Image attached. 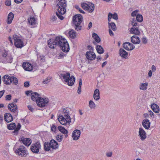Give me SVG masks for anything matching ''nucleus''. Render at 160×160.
Listing matches in <instances>:
<instances>
[{
  "label": "nucleus",
  "mask_w": 160,
  "mask_h": 160,
  "mask_svg": "<svg viewBox=\"0 0 160 160\" xmlns=\"http://www.w3.org/2000/svg\"><path fill=\"white\" fill-rule=\"evenodd\" d=\"M52 131L55 132L56 130V127L55 125H53L51 128Z\"/></svg>",
  "instance_id": "5fc2aeb1"
},
{
  "label": "nucleus",
  "mask_w": 160,
  "mask_h": 160,
  "mask_svg": "<svg viewBox=\"0 0 160 160\" xmlns=\"http://www.w3.org/2000/svg\"><path fill=\"white\" fill-rule=\"evenodd\" d=\"M112 18V14L111 12H109L108 13V18L109 19H111Z\"/></svg>",
  "instance_id": "0e129e2a"
},
{
  "label": "nucleus",
  "mask_w": 160,
  "mask_h": 160,
  "mask_svg": "<svg viewBox=\"0 0 160 160\" xmlns=\"http://www.w3.org/2000/svg\"><path fill=\"white\" fill-rule=\"evenodd\" d=\"M16 127L15 123L12 122V123L7 125L8 128L10 130H12L15 128Z\"/></svg>",
  "instance_id": "e433bc0d"
},
{
  "label": "nucleus",
  "mask_w": 160,
  "mask_h": 160,
  "mask_svg": "<svg viewBox=\"0 0 160 160\" xmlns=\"http://www.w3.org/2000/svg\"><path fill=\"white\" fill-rule=\"evenodd\" d=\"M11 77L8 75H5L2 78V80L4 83L6 84H10L12 83Z\"/></svg>",
  "instance_id": "a211bd4d"
},
{
  "label": "nucleus",
  "mask_w": 160,
  "mask_h": 160,
  "mask_svg": "<svg viewBox=\"0 0 160 160\" xmlns=\"http://www.w3.org/2000/svg\"><path fill=\"white\" fill-rule=\"evenodd\" d=\"M5 5L8 6H10L11 5V2L10 0H7L5 2Z\"/></svg>",
  "instance_id": "8fccbe9b"
},
{
  "label": "nucleus",
  "mask_w": 160,
  "mask_h": 160,
  "mask_svg": "<svg viewBox=\"0 0 160 160\" xmlns=\"http://www.w3.org/2000/svg\"><path fill=\"white\" fill-rule=\"evenodd\" d=\"M56 19H57V17L56 16H55L54 15H53L52 16V18H51V20L52 21H56Z\"/></svg>",
  "instance_id": "13d9d810"
},
{
  "label": "nucleus",
  "mask_w": 160,
  "mask_h": 160,
  "mask_svg": "<svg viewBox=\"0 0 160 160\" xmlns=\"http://www.w3.org/2000/svg\"><path fill=\"white\" fill-rule=\"evenodd\" d=\"M92 37L97 42H99L101 40L98 36L96 33L93 32L92 34Z\"/></svg>",
  "instance_id": "72a5a7b5"
},
{
  "label": "nucleus",
  "mask_w": 160,
  "mask_h": 160,
  "mask_svg": "<svg viewBox=\"0 0 160 160\" xmlns=\"http://www.w3.org/2000/svg\"><path fill=\"white\" fill-rule=\"evenodd\" d=\"M106 155L107 157H112V152H107L106 153Z\"/></svg>",
  "instance_id": "de8ad7c7"
},
{
  "label": "nucleus",
  "mask_w": 160,
  "mask_h": 160,
  "mask_svg": "<svg viewBox=\"0 0 160 160\" xmlns=\"http://www.w3.org/2000/svg\"><path fill=\"white\" fill-rule=\"evenodd\" d=\"M94 99L98 101L100 99V92L98 89H96L95 90L93 93Z\"/></svg>",
  "instance_id": "393cba45"
},
{
  "label": "nucleus",
  "mask_w": 160,
  "mask_h": 160,
  "mask_svg": "<svg viewBox=\"0 0 160 160\" xmlns=\"http://www.w3.org/2000/svg\"><path fill=\"white\" fill-rule=\"evenodd\" d=\"M11 95L10 94L6 95L5 97L6 100H10L11 99Z\"/></svg>",
  "instance_id": "3c124183"
},
{
  "label": "nucleus",
  "mask_w": 160,
  "mask_h": 160,
  "mask_svg": "<svg viewBox=\"0 0 160 160\" xmlns=\"http://www.w3.org/2000/svg\"><path fill=\"white\" fill-rule=\"evenodd\" d=\"M8 108L11 112H13V115L15 118L17 117L18 112V107L17 105L14 102L9 103L8 106Z\"/></svg>",
  "instance_id": "423d86ee"
},
{
  "label": "nucleus",
  "mask_w": 160,
  "mask_h": 160,
  "mask_svg": "<svg viewBox=\"0 0 160 160\" xmlns=\"http://www.w3.org/2000/svg\"><path fill=\"white\" fill-rule=\"evenodd\" d=\"M75 8L77 9L80 12L82 13H85V12L83 11L82 10V9L79 7L78 6H76Z\"/></svg>",
  "instance_id": "49530a36"
},
{
  "label": "nucleus",
  "mask_w": 160,
  "mask_h": 160,
  "mask_svg": "<svg viewBox=\"0 0 160 160\" xmlns=\"http://www.w3.org/2000/svg\"><path fill=\"white\" fill-rule=\"evenodd\" d=\"M81 134L80 130L76 129L73 131L72 134V137L73 140H77L79 139Z\"/></svg>",
  "instance_id": "2eb2a0df"
},
{
  "label": "nucleus",
  "mask_w": 160,
  "mask_h": 160,
  "mask_svg": "<svg viewBox=\"0 0 160 160\" xmlns=\"http://www.w3.org/2000/svg\"><path fill=\"white\" fill-rule=\"evenodd\" d=\"M11 80L12 82H13L15 85H17L18 83V80L17 79L13 76L11 77Z\"/></svg>",
  "instance_id": "37998d69"
},
{
  "label": "nucleus",
  "mask_w": 160,
  "mask_h": 160,
  "mask_svg": "<svg viewBox=\"0 0 160 160\" xmlns=\"http://www.w3.org/2000/svg\"><path fill=\"white\" fill-rule=\"evenodd\" d=\"M152 71L151 70H150L148 72V77H151L152 76Z\"/></svg>",
  "instance_id": "69168bd1"
},
{
  "label": "nucleus",
  "mask_w": 160,
  "mask_h": 160,
  "mask_svg": "<svg viewBox=\"0 0 160 160\" xmlns=\"http://www.w3.org/2000/svg\"><path fill=\"white\" fill-rule=\"evenodd\" d=\"M4 118L5 121L7 122H9L13 120L12 117L10 113H5L4 115Z\"/></svg>",
  "instance_id": "412c9836"
},
{
  "label": "nucleus",
  "mask_w": 160,
  "mask_h": 160,
  "mask_svg": "<svg viewBox=\"0 0 160 160\" xmlns=\"http://www.w3.org/2000/svg\"><path fill=\"white\" fill-rule=\"evenodd\" d=\"M40 98V95L36 92H32L31 94V98L33 101L37 102Z\"/></svg>",
  "instance_id": "6ab92c4d"
},
{
  "label": "nucleus",
  "mask_w": 160,
  "mask_h": 160,
  "mask_svg": "<svg viewBox=\"0 0 160 160\" xmlns=\"http://www.w3.org/2000/svg\"><path fill=\"white\" fill-rule=\"evenodd\" d=\"M16 154L21 156H26L27 155V151L25 148L23 146H20L19 148L15 151Z\"/></svg>",
  "instance_id": "9d476101"
},
{
  "label": "nucleus",
  "mask_w": 160,
  "mask_h": 160,
  "mask_svg": "<svg viewBox=\"0 0 160 160\" xmlns=\"http://www.w3.org/2000/svg\"><path fill=\"white\" fill-rule=\"evenodd\" d=\"M81 92V87H78V94H80Z\"/></svg>",
  "instance_id": "338daca9"
},
{
  "label": "nucleus",
  "mask_w": 160,
  "mask_h": 160,
  "mask_svg": "<svg viewBox=\"0 0 160 160\" xmlns=\"http://www.w3.org/2000/svg\"><path fill=\"white\" fill-rule=\"evenodd\" d=\"M49 102V99L47 98L44 99L40 98L36 102L38 106L41 108L43 107L46 106Z\"/></svg>",
  "instance_id": "6e6552de"
},
{
  "label": "nucleus",
  "mask_w": 160,
  "mask_h": 160,
  "mask_svg": "<svg viewBox=\"0 0 160 160\" xmlns=\"http://www.w3.org/2000/svg\"><path fill=\"white\" fill-rule=\"evenodd\" d=\"M86 56L88 59L90 60H93L96 58L95 53L91 51L87 52L86 53Z\"/></svg>",
  "instance_id": "ddd939ff"
},
{
  "label": "nucleus",
  "mask_w": 160,
  "mask_h": 160,
  "mask_svg": "<svg viewBox=\"0 0 160 160\" xmlns=\"http://www.w3.org/2000/svg\"><path fill=\"white\" fill-rule=\"evenodd\" d=\"M96 49L97 52L99 54H101L104 52V49L101 45H97Z\"/></svg>",
  "instance_id": "f704fd0d"
},
{
  "label": "nucleus",
  "mask_w": 160,
  "mask_h": 160,
  "mask_svg": "<svg viewBox=\"0 0 160 160\" xmlns=\"http://www.w3.org/2000/svg\"><path fill=\"white\" fill-rule=\"evenodd\" d=\"M41 148V145L40 142H37L33 143L31 147V150L34 153H38Z\"/></svg>",
  "instance_id": "1a4fd4ad"
},
{
  "label": "nucleus",
  "mask_w": 160,
  "mask_h": 160,
  "mask_svg": "<svg viewBox=\"0 0 160 160\" xmlns=\"http://www.w3.org/2000/svg\"><path fill=\"white\" fill-rule=\"evenodd\" d=\"M21 125L20 123H18L17 126V128H16L15 130L12 132L13 133V134L15 135H16L18 133V131L21 128Z\"/></svg>",
  "instance_id": "58836bf2"
},
{
  "label": "nucleus",
  "mask_w": 160,
  "mask_h": 160,
  "mask_svg": "<svg viewBox=\"0 0 160 160\" xmlns=\"http://www.w3.org/2000/svg\"><path fill=\"white\" fill-rule=\"evenodd\" d=\"M22 142L26 146H28L31 144L32 141L30 139L28 138L24 139L22 141Z\"/></svg>",
  "instance_id": "2f4dec72"
},
{
  "label": "nucleus",
  "mask_w": 160,
  "mask_h": 160,
  "mask_svg": "<svg viewBox=\"0 0 160 160\" xmlns=\"http://www.w3.org/2000/svg\"><path fill=\"white\" fill-rule=\"evenodd\" d=\"M69 35L71 38L74 39L76 36L77 33L74 30L71 29L69 32Z\"/></svg>",
  "instance_id": "c85d7f7f"
},
{
  "label": "nucleus",
  "mask_w": 160,
  "mask_h": 160,
  "mask_svg": "<svg viewBox=\"0 0 160 160\" xmlns=\"http://www.w3.org/2000/svg\"><path fill=\"white\" fill-rule=\"evenodd\" d=\"M63 135L61 134L58 135L56 137V139L58 142H61L62 140Z\"/></svg>",
  "instance_id": "79ce46f5"
},
{
  "label": "nucleus",
  "mask_w": 160,
  "mask_h": 160,
  "mask_svg": "<svg viewBox=\"0 0 160 160\" xmlns=\"http://www.w3.org/2000/svg\"><path fill=\"white\" fill-rule=\"evenodd\" d=\"M14 40V44L15 46L18 48H21L23 46V43L22 41L19 39V37L14 35L13 36Z\"/></svg>",
  "instance_id": "0eeeda50"
},
{
  "label": "nucleus",
  "mask_w": 160,
  "mask_h": 160,
  "mask_svg": "<svg viewBox=\"0 0 160 160\" xmlns=\"http://www.w3.org/2000/svg\"><path fill=\"white\" fill-rule=\"evenodd\" d=\"M148 83L145 82L144 83H141L140 85L139 88L140 90H145L147 88Z\"/></svg>",
  "instance_id": "7c9ffc66"
},
{
  "label": "nucleus",
  "mask_w": 160,
  "mask_h": 160,
  "mask_svg": "<svg viewBox=\"0 0 160 160\" xmlns=\"http://www.w3.org/2000/svg\"><path fill=\"white\" fill-rule=\"evenodd\" d=\"M151 108L155 112L158 113L159 112V106L155 103L152 104L151 106Z\"/></svg>",
  "instance_id": "a878e982"
},
{
  "label": "nucleus",
  "mask_w": 160,
  "mask_h": 160,
  "mask_svg": "<svg viewBox=\"0 0 160 160\" xmlns=\"http://www.w3.org/2000/svg\"><path fill=\"white\" fill-rule=\"evenodd\" d=\"M136 20L138 22H141L143 20V18L142 15L138 14L136 17Z\"/></svg>",
  "instance_id": "c03bdc74"
},
{
  "label": "nucleus",
  "mask_w": 160,
  "mask_h": 160,
  "mask_svg": "<svg viewBox=\"0 0 160 160\" xmlns=\"http://www.w3.org/2000/svg\"><path fill=\"white\" fill-rule=\"evenodd\" d=\"M150 124L151 123L149 122V120L146 119L143 120L142 125L145 129H148L150 128Z\"/></svg>",
  "instance_id": "f3484780"
},
{
  "label": "nucleus",
  "mask_w": 160,
  "mask_h": 160,
  "mask_svg": "<svg viewBox=\"0 0 160 160\" xmlns=\"http://www.w3.org/2000/svg\"><path fill=\"white\" fill-rule=\"evenodd\" d=\"M22 67L26 71H31L33 68V66L29 62H24L22 64Z\"/></svg>",
  "instance_id": "dca6fc26"
},
{
  "label": "nucleus",
  "mask_w": 160,
  "mask_h": 160,
  "mask_svg": "<svg viewBox=\"0 0 160 160\" xmlns=\"http://www.w3.org/2000/svg\"><path fill=\"white\" fill-rule=\"evenodd\" d=\"M28 107L29 109L32 112H33V108H32V106L31 105H28Z\"/></svg>",
  "instance_id": "bf43d9fd"
},
{
  "label": "nucleus",
  "mask_w": 160,
  "mask_h": 160,
  "mask_svg": "<svg viewBox=\"0 0 160 160\" xmlns=\"http://www.w3.org/2000/svg\"><path fill=\"white\" fill-rule=\"evenodd\" d=\"M131 41L134 44H138L140 42V40L139 37L135 35L131 37Z\"/></svg>",
  "instance_id": "b1692460"
},
{
  "label": "nucleus",
  "mask_w": 160,
  "mask_h": 160,
  "mask_svg": "<svg viewBox=\"0 0 160 160\" xmlns=\"http://www.w3.org/2000/svg\"><path fill=\"white\" fill-rule=\"evenodd\" d=\"M57 7H58V12H56V14L58 18L62 20L64 17L62 16L65 14L66 12V8L67 7L66 2L65 0H61L58 1Z\"/></svg>",
  "instance_id": "7ed1b4c3"
},
{
  "label": "nucleus",
  "mask_w": 160,
  "mask_h": 160,
  "mask_svg": "<svg viewBox=\"0 0 160 160\" xmlns=\"http://www.w3.org/2000/svg\"><path fill=\"white\" fill-rule=\"evenodd\" d=\"M61 76L63 77L66 82H67V80L70 78V74L68 72H67L65 73L61 74Z\"/></svg>",
  "instance_id": "c756f323"
},
{
  "label": "nucleus",
  "mask_w": 160,
  "mask_h": 160,
  "mask_svg": "<svg viewBox=\"0 0 160 160\" xmlns=\"http://www.w3.org/2000/svg\"><path fill=\"white\" fill-rule=\"evenodd\" d=\"M89 107L91 109H95L96 106L95 103L92 100H90L89 101Z\"/></svg>",
  "instance_id": "ea45409f"
},
{
  "label": "nucleus",
  "mask_w": 160,
  "mask_h": 160,
  "mask_svg": "<svg viewBox=\"0 0 160 160\" xmlns=\"http://www.w3.org/2000/svg\"><path fill=\"white\" fill-rule=\"evenodd\" d=\"M48 45L50 48L52 49L55 48L57 46H59L63 51L66 52H68L69 50L68 42L62 37H56L53 42H52L51 39H49L48 41Z\"/></svg>",
  "instance_id": "f257e3e1"
},
{
  "label": "nucleus",
  "mask_w": 160,
  "mask_h": 160,
  "mask_svg": "<svg viewBox=\"0 0 160 160\" xmlns=\"http://www.w3.org/2000/svg\"><path fill=\"white\" fill-rule=\"evenodd\" d=\"M62 113L64 117L62 115H59L58 119L61 124L64 125H68L69 126L71 122V118L69 115V111L67 108L63 109Z\"/></svg>",
  "instance_id": "f03ea898"
},
{
  "label": "nucleus",
  "mask_w": 160,
  "mask_h": 160,
  "mask_svg": "<svg viewBox=\"0 0 160 160\" xmlns=\"http://www.w3.org/2000/svg\"><path fill=\"white\" fill-rule=\"evenodd\" d=\"M119 54L122 58H126L128 56V53L122 48H120L119 50Z\"/></svg>",
  "instance_id": "4be33fe9"
},
{
  "label": "nucleus",
  "mask_w": 160,
  "mask_h": 160,
  "mask_svg": "<svg viewBox=\"0 0 160 160\" xmlns=\"http://www.w3.org/2000/svg\"><path fill=\"white\" fill-rule=\"evenodd\" d=\"M138 12V10H136L133 12H132L131 13V15L132 17H134L136 15H137Z\"/></svg>",
  "instance_id": "09e8293b"
},
{
  "label": "nucleus",
  "mask_w": 160,
  "mask_h": 160,
  "mask_svg": "<svg viewBox=\"0 0 160 160\" xmlns=\"http://www.w3.org/2000/svg\"><path fill=\"white\" fill-rule=\"evenodd\" d=\"M81 6L83 8L84 10H88V9H89V8H90V7H91L92 8L89 10V12H93L94 9V4L92 3H89L88 4L85 3H82Z\"/></svg>",
  "instance_id": "9b49d317"
},
{
  "label": "nucleus",
  "mask_w": 160,
  "mask_h": 160,
  "mask_svg": "<svg viewBox=\"0 0 160 160\" xmlns=\"http://www.w3.org/2000/svg\"><path fill=\"white\" fill-rule=\"evenodd\" d=\"M123 47L125 49L128 51L132 50L135 48V47L133 44L127 42L123 43Z\"/></svg>",
  "instance_id": "4468645a"
},
{
  "label": "nucleus",
  "mask_w": 160,
  "mask_h": 160,
  "mask_svg": "<svg viewBox=\"0 0 160 160\" xmlns=\"http://www.w3.org/2000/svg\"><path fill=\"white\" fill-rule=\"evenodd\" d=\"M92 26V22H90L89 24L88 27V29H89Z\"/></svg>",
  "instance_id": "052dcab7"
},
{
  "label": "nucleus",
  "mask_w": 160,
  "mask_h": 160,
  "mask_svg": "<svg viewBox=\"0 0 160 160\" xmlns=\"http://www.w3.org/2000/svg\"><path fill=\"white\" fill-rule=\"evenodd\" d=\"M151 69L152 72H154L156 70V68L154 65H152L151 67Z\"/></svg>",
  "instance_id": "4d7b16f0"
},
{
  "label": "nucleus",
  "mask_w": 160,
  "mask_h": 160,
  "mask_svg": "<svg viewBox=\"0 0 160 160\" xmlns=\"http://www.w3.org/2000/svg\"><path fill=\"white\" fill-rule=\"evenodd\" d=\"M138 133V136L142 141H144L146 139V133L142 128H139Z\"/></svg>",
  "instance_id": "f8f14e48"
},
{
  "label": "nucleus",
  "mask_w": 160,
  "mask_h": 160,
  "mask_svg": "<svg viewBox=\"0 0 160 160\" xmlns=\"http://www.w3.org/2000/svg\"><path fill=\"white\" fill-rule=\"evenodd\" d=\"M49 145L51 147V148L53 149H56L58 147V143L56 141L53 139L50 141L49 143Z\"/></svg>",
  "instance_id": "5701e85b"
},
{
  "label": "nucleus",
  "mask_w": 160,
  "mask_h": 160,
  "mask_svg": "<svg viewBox=\"0 0 160 160\" xmlns=\"http://www.w3.org/2000/svg\"><path fill=\"white\" fill-rule=\"evenodd\" d=\"M24 86L25 87H28L29 86V83L27 81L24 83Z\"/></svg>",
  "instance_id": "6e6d98bb"
},
{
  "label": "nucleus",
  "mask_w": 160,
  "mask_h": 160,
  "mask_svg": "<svg viewBox=\"0 0 160 160\" xmlns=\"http://www.w3.org/2000/svg\"><path fill=\"white\" fill-rule=\"evenodd\" d=\"M23 0H14V1L17 3H20Z\"/></svg>",
  "instance_id": "774afa93"
},
{
  "label": "nucleus",
  "mask_w": 160,
  "mask_h": 160,
  "mask_svg": "<svg viewBox=\"0 0 160 160\" xmlns=\"http://www.w3.org/2000/svg\"><path fill=\"white\" fill-rule=\"evenodd\" d=\"M58 128L59 130L63 134H67L68 133V131L62 126H59Z\"/></svg>",
  "instance_id": "473e14b6"
},
{
  "label": "nucleus",
  "mask_w": 160,
  "mask_h": 160,
  "mask_svg": "<svg viewBox=\"0 0 160 160\" xmlns=\"http://www.w3.org/2000/svg\"><path fill=\"white\" fill-rule=\"evenodd\" d=\"M14 14L12 12L9 13L8 17L7 23L8 24H10L12 22V20L14 18Z\"/></svg>",
  "instance_id": "cd10ccee"
},
{
  "label": "nucleus",
  "mask_w": 160,
  "mask_h": 160,
  "mask_svg": "<svg viewBox=\"0 0 160 160\" xmlns=\"http://www.w3.org/2000/svg\"><path fill=\"white\" fill-rule=\"evenodd\" d=\"M40 60L42 62H44L45 60V57L44 56H42L40 57Z\"/></svg>",
  "instance_id": "e2e57ef3"
},
{
  "label": "nucleus",
  "mask_w": 160,
  "mask_h": 160,
  "mask_svg": "<svg viewBox=\"0 0 160 160\" xmlns=\"http://www.w3.org/2000/svg\"><path fill=\"white\" fill-rule=\"evenodd\" d=\"M82 21V16L80 14H78L73 16V26L77 31L81 29V24Z\"/></svg>",
  "instance_id": "20e7f679"
},
{
  "label": "nucleus",
  "mask_w": 160,
  "mask_h": 160,
  "mask_svg": "<svg viewBox=\"0 0 160 160\" xmlns=\"http://www.w3.org/2000/svg\"><path fill=\"white\" fill-rule=\"evenodd\" d=\"M109 29H111L113 31H115L116 29V27L115 23L113 22L108 23Z\"/></svg>",
  "instance_id": "c9c22d12"
},
{
  "label": "nucleus",
  "mask_w": 160,
  "mask_h": 160,
  "mask_svg": "<svg viewBox=\"0 0 160 160\" xmlns=\"http://www.w3.org/2000/svg\"><path fill=\"white\" fill-rule=\"evenodd\" d=\"M142 42L144 44H146L147 42V40L146 38H142Z\"/></svg>",
  "instance_id": "864d4df0"
},
{
  "label": "nucleus",
  "mask_w": 160,
  "mask_h": 160,
  "mask_svg": "<svg viewBox=\"0 0 160 160\" xmlns=\"http://www.w3.org/2000/svg\"><path fill=\"white\" fill-rule=\"evenodd\" d=\"M149 114L151 117H153V118H154V114L151 111H149Z\"/></svg>",
  "instance_id": "680f3d73"
},
{
  "label": "nucleus",
  "mask_w": 160,
  "mask_h": 160,
  "mask_svg": "<svg viewBox=\"0 0 160 160\" xmlns=\"http://www.w3.org/2000/svg\"><path fill=\"white\" fill-rule=\"evenodd\" d=\"M112 18L116 20L118 19V16L117 14L115 13L114 14H112Z\"/></svg>",
  "instance_id": "603ef678"
},
{
  "label": "nucleus",
  "mask_w": 160,
  "mask_h": 160,
  "mask_svg": "<svg viewBox=\"0 0 160 160\" xmlns=\"http://www.w3.org/2000/svg\"><path fill=\"white\" fill-rule=\"evenodd\" d=\"M130 32L132 34H135L136 35H139L140 33L138 28L137 27H132L131 28Z\"/></svg>",
  "instance_id": "aec40b11"
},
{
  "label": "nucleus",
  "mask_w": 160,
  "mask_h": 160,
  "mask_svg": "<svg viewBox=\"0 0 160 160\" xmlns=\"http://www.w3.org/2000/svg\"><path fill=\"white\" fill-rule=\"evenodd\" d=\"M44 148L45 151H49L51 148V147L49 145V143L48 142H45L44 145Z\"/></svg>",
  "instance_id": "4c0bfd02"
},
{
  "label": "nucleus",
  "mask_w": 160,
  "mask_h": 160,
  "mask_svg": "<svg viewBox=\"0 0 160 160\" xmlns=\"http://www.w3.org/2000/svg\"><path fill=\"white\" fill-rule=\"evenodd\" d=\"M51 78L48 77L47 78L44 80L42 83L45 84H46L49 82L51 80Z\"/></svg>",
  "instance_id": "a18cd8bd"
},
{
  "label": "nucleus",
  "mask_w": 160,
  "mask_h": 160,
  "mask_svg": "<svg viewBox=\"0 0 160 160\" xmlns=\"http://www.w3.org/2000/svg\"><path fill=\"white\" fill-rule=\"evenodd\" d=\"M13 58L11 55L8 52L3 53L0 58V61L3 63H11L12 62Z\"/></svg>",
  "instance_id": "39448f33"
},
{
  "label": "nucleus",
  "mask_w": 160,
  "mask_h": 160,
  "mask_svg": "<svg viewBox=\"0 0 160 160\" xmlns=\"http://www.w3.org/2000/svg\"><path fill=\"white\" fill-rule=\"evenodd\" d=\"M35 19L33 18H31L28 19V22L31 25L35 24Z\"/></svg>",
  "instance_id": "a19ab883"
},
{
  "label": "nucleus",
  "mask_w": 160,
  "mask_h": 160,
  "mask_svg": "<svg viewBox=\"0 0 160 160\" xmlns=\"http://www.w3.org/2000/svg\"><path fill=\"white\" fill-rule=\"evenodd\" d=\"M75 78L73 76H71L67 80L68 85L69 86H72L74 83L75 81Z\"/></svg>",
  "instance_id": "bb28decb"
}]
</instances>
